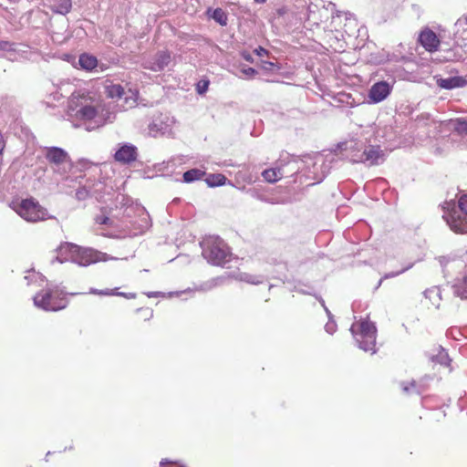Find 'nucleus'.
Segmentation results:
<instances>
[{
    "instance_id": "41",
    "label": "nucleus",
    "mask_w": 467,
    "mask_h": 467,
    "mask_svg": "<svg viewBox=\"0 0 467 467\" xmlns=\"http://www.w3.org/2000/svg\"><path fill=\"white\" fill-rule=\"evenodd\" d=\"M209 85H210V81L209 80H206V79L200 80L196 84V91H197V93L200 94V95L204 94L208 90Z\"/></svg>"
},
{
    "instance_id": "48",
    "label": "nucleus",
    "mask_w": 467,
    "mask_h": 467,
    "mask_svg": "<svg viewBox=\"0 0 467 467\" xmlns=\"http://www.w3.org/2000/svg\"><path fill=\"white\" fill-rule=\"evenodd\" d=\"M437 260L439 261L440 265L444 267L450 261H451V258L449 256H439L437 258Z\"/></svg>"
},
{
    "instance_id": "16",
    "label": "nucleus",
    "mask_w": 467,
    "mask_h": 467,
    "mask_svg": "<svg viewBox=\"0 0 467 467\" xmlns=\"http://www.w3.org/2000/svg\"><path fill=\"white\" fill-rule=\"evenodd\" d=\"M364 147V143L357 140L344 141L337 145L338 150L340 151H346V157L353 163H355V155L362 153Z\"/></svg>"
},
{
    "instance_id": "40",
    "label": "nucleus",
    "mask_w": 467,
    "mask_h": 467,
    "mask_svg": "<svg viewBox=\"0 0 467 467\" xmlns=\"http://www.w3.org/2000/svg\"><path fill=\"white\" fill-rule=\"evenodd\" d=\"M413 266V264H410L408 265L407 266L403 267L401 270L400 271H396V272H389V273H387L385 274L383 276H382V279H389V278H393V277H396L403 273H405L406 271H408L409 269H410L411 267Z\"/></svg>"
},
{
    "instance_id": "30",
    "label": "nucleus",
    "mask_w": 467,
    "mask_h": 467,
    "mask_svg": "<svg viewBox=\"0 0 467 467\" xmlns=\"http://www.w3.org/2000/svg\"><path fill=\"white\" fill-rule=\"evenodd\" d=\"M424 296L431 301L433 306H438L441 300V290L438 286H432L423 292Z\"/></svg>"
},
{
    "instance_id": "45",
    "label": "nucleus",
    "mask_w": 467,
    "mask_h": 467,
    "mask_svg": "<svg viewBox=\"0 0 467 467\" xmlns=\"http://www.w3.org/2000/svg\"><path fill=\"white\" fill-rule=\"evenodd\" d=\"M241 72L247 78H253L256 74L257 71L254 67H243L241 68Z\"/></svg>"
},
{
    "instance_id": "38",
    "label": "nucleus",
    "mask_w": 467,
    "mask_h": 467,
    "mask_svg": "<svg viewBox=\"0 0 467 467\" xmlns=\"http://www.w3.org/2000/svg\"><path fill=\"white\" fill-rule=\"evenodd\" d=\"M250 194L253 198L254 199H257L261 202H267V203H275V202L274 201V199L272 198H268L265 193H262L260 192L259 191L257 190H251L250 191Z\"/></svg>"
},
{
    "instance_id": "39",
    "label": "nucleus",
    "mask_w": 467,
    "mask_h": 467,
    "mask_svg": "<svg viewBox=\"0 0 467 467\" xmlns=\"http://www.w3.org/2000/svg\"><path fill=\"white\" fill-rule=\"evenodd\" d=\"M91 197L90 194V187L88 188L87 186L78 188L76 192V198L79 201L86 200L88 197Z\"/></svg>"
},
{
    "instance_id": "58",
    "label": "nucleus",
    "mask_w": 467,
    "mask_h": 467,
    "mask_svg": "<svg viewBox=\"0 0 467 467\" xmlns=\"http://www.w3.org/2000/svg\"><path fill=\"white\" fill-rule=\"evenodd\" d=\"M51 454V451H47V453L46 454V457H45V461L47 462L48 461V458H49V455Z\"/></svg>"
},
{
    "instance_id": "22",
    "label": "nucleus",
    "mask_w": 467,
    "mask_h": 467,
    "mask_svg": "<svg viewBox=\"0 0 467 467\" xmlns=\"http://www.w3.org/2000/svg\"><path fill=\"white\" fill-rule=\"evenodd\" d=\"M227 279H228V277L223 276V275L213 277V278L204 282L203 284H202L195 290L202 291V292L210 291L214 287L221 286V285H224L225 282L227 281Z\"/></svg>"
},
{
    "instance_id": "44",
    "label": "nucleus",
    "mask_w": 467,
    "mask_h": 467,
    "mask_svg": "<svg viewBox=\"0 0 467 467\" xmlns=\"http://www.w3.org/2000/svg\"><path fill=\"white\" fill-rule=\"evenodd\" d=\"M15 44L5 40H0V50L2 51H16Z\"/></svg>"
},
{
    "instance_id": "24",
    "label": "nucleus",
    "mask_w": 467,
    "mask_h": 467,
    "mask_svg": "<svg viewBox=\"0 0 467 467\" xmlns=\"http://www.w3.org/2000/svg\"><path fill=\"white\" fill-rule=\"evenodd\" d=\"M71 7V0H55L54 4L51 6V10L57 14L67 15L70 12Z\"/></svg>"
},
{
    "instance_id": "6",
    "label": "nucleus",
    "mask_w": 467,
    "mask_h": 467,
    "mask_svg": "<svg viewBox=\"0 0 467 467\" xmlns=\"http://www.w3.org/2000/svg\"><path fill=\"white\" fill-rule=\"evenodd\" d=\"M10 207L27 222L36 223L52 218V216H48L47 209L42 207L33 197L23 199L19 202H13Z\"/></svg>"
},
{
    "instance_id": "26",
    "label": "nucleus",
    "mask_w": 467,
    "mask_h": 467,
    "mask_svg": "<svg viewBox=\"0 0 467 467\" xmlns=\"http://www.w3.org/2000/svg\"><path fill=\"white\" fill-rule=\"evenodd\" d=\"M227 178L222 173H210L205 178L209 187L223 186L226 183Z\"/></svg>"
},
{
    "instance_id": "9",
    "label": "nucleus",
    "mask_w": 467,
    "mask_h": 467,
    "mask_svg": "<svg viewBox=\"0 0 467 467\" xmlns=\"http://www.w3.org/2000/svg\"><path fill=\"white\" fill-rule=\"evenodd\" d=\"M113 158L116 162L120 164H130L138 158V149L130 142L119 143Z\"/></svg>"
},
{
    "instance_id": "32",
    "label": "nucleus",
    "mask_w": 467,
    "mask_h": 467,
    "mask_svg": "<svg viewBox=\"0 0 467 467\" xmlns=\"http://www.w3.org/2000/svg\"><path fill=\"white\" fill-rule=\"evenodd\" d=\"M431 360L444 366L450 362L449 355L441 346H439L438 353L431 357Z\"/></svg>"
},
{
    "instance_id": "2",
    "label": "nucleus",
    "mask_w": 467,
    "mask_h": 467,
    "mask_svg": "<svg viewBox=\"0 0 467 467\" xmlns=\"http://www.w3.org/2000/svg\"><path fill=\"white\" fill-rule=\"evenodd\" d=\"M443 219L451 230L457 234H467V194H462L456 203L453 200L443 206Z\"/></svg>"
},
{
    "instance_id": "49",
    "label": "nucleus",
    "mask_w": 467,
    "mask_h": 467,
    "mask_svg": "<svg viewBox=\"0 0 467 467\" xmlns=\"http://www.w3.org/2000/svg\"><path fill=\"white\" fill-rule=\"evenodd\" d=\"M241 55H242V57L245 61H248V62H251V63L254 61L253 55L251 53L244 51V52H242Z\"/></svg>"
},
{
    "instance_id": "5",
    "label": "nucleus",
    "mask_w": 467,
    "mask_h": 467,
    "mask_svg": "<svg viewBox=\"0 0 467 467\" xmlns=\"http://www.w3.org/2000/svg\"><path fill=\"white\" fill-rule=\"evenodd\" d=\"M60 295H66V293L59 291L57 286L47 284L45 289L33 297L34 305L45 311L56 312L64 309L67 303L64 298L59 297Z\"/></svg>"
},
{
    "instance_id": "54",
    "label": "nucleus",
    "mask_w": 467,
    "mask_h": 467,
    "mask_svg": "<svg viewBox=\"0 0 467 467\" xmlns=\"http://www.w3.org/2000/svg\"><path fill=\"white\" fill-rule=\"evenodd\" d=\"M161 295V292H149V293H147V296L148 297H157V296H159Z\"/></svg>"
},
{
    "instance_id": "13",
    "label": "nucleus",
    "mask_w": 467,
    "mask_h": 467,
    "mask_svg": "<svg viewBox=\"0 0 467 467\" xmlns=\"http://www.w3.org/2000/svg\"><path fill=\"white\" fill-rule=\"evenodd\" d=\"M99 261V254L91 248H81L77 245L73 254L72 263L79 266H88Z\"/></svg>"
},
{
    "instance_id": "50",
    "label": "nucleus",
    "mask_w": 467,
    "mask_h": 467,
    "mask_svg": "<svg viewBox=\"0 0 467 467\" xmlns=\"http://www.w3.org/2000/svg\"><path fill=\"white\" fill-rule=\"evenodd\" d=\"M254 52L256 53L257 56L259 57H262L264 56L265 54H267V50L265 49L264 47H259L257 48L254 49Z\"/></svg>"
},
{
    "instance_id": "35",
    "label": "nucleus",
    "mask_w": 467,
    "mask_h": 467,
    "mask_svg": "<svg viewBox=\"0 0 467 467\" xmlns=\"http://www.w3.org/2000/svg\"><path fill=\"white\" fill-rule=\"evenodd\" d=\"M402 390L405 393L415 392L420 395L423 392V389L420 386H418L415 381L410 382V384L402 383Z\"/></svg>"
},
{
    "instance_id": "1",
    "label": "nucleus",
    "mask_w": 467,
    "mask_h": 467,
    "mask_svg": "<svg viewBox=\"0 0 467 467\" xmlns=\"http://www.w3.org/2000/svg\"><path fill=\"white\" fill-rule=\"evenodd\" d=\"M67 115L82 122L88 131L113 122L116 118L109 104L103 102L96 93L85 89L71 93L67 101Z\"/></svg>"
},
{
    "instance_id": "7",
    "label": "nucleus",
    "mask_w": 467,
    "mask_h": 467,
    "mask_svg": "<svg viewBox=\"0 0 467 467\" xmlns=\"http://www.w3.org/2000/svg\"><path fill=\"white\" fill-rule=\"evenodd\" d=\"M355 157V163H363L368 167L378 166L386 160L385 152L379 145H365L362 153Z\"/></svg>"
},
{
    "instance_id": "8",
    "label": "nucleus",
    "mask_w": 467,
    "mask_h": 467,
    "mask_svg": "<svg viewBox=\"0 0 467 467\" xmlns=\"http://www.w3.org/2000/svg\"><path fill=\"white\" fill-rule=\"evenodd\" d=\"M336 13V5L332 2H328L327 5L323 4L322 7L310 4L307 6V20L315 25H319L327 22L329 18L334 19Z\"/></svg>"
},
{
    "instance_id": "19",
    "label": "nucleus",
    "mask_w": 467,
    "mask_h": 467,
    "mask_svg": "<svg viewBox=\"0 0 467 467\" xmlns=\"http://www.w3.org/2000/svg\"><path fill=\"white\" fill-rule=\"evenodd\" d=\"M436 84L439 88L443 89H453L466 86L467 80L461 76L450 77L446 78H439L436 80Z\"/></svg>"
},
{
    "instance_id": "11",
    "label": "nucleus",
    "mask_w": 467,
    "mask_h": 467,
    "mask_svg": "<svg viewBox=\"0 0 467 467\" xmlns=\"http://www.w3.org/2000/svg\"><path fill=\"white\" fill-rule=\"evenodd\" d=\"M171 63V53L167 50L158 51L154 57L145 60L142 66L145 69L154 72L162 71Z\"/></svg>"
},
{
    "instance_id": "51",
    "label": "nucleus",
    "mask_w": 467,
    "mask_h": 467,
    "mask_svg": "<svg viewBox=\"0 0 467 467\" xmlns=\"http://www.w3.org/2000/svg\"><path fill=\"white\" fill-rule=\"evenodd\" d=\"M295 290L303 295H312V292L310 290H306L297 286L295 287Z\"/></svg>"
},
{
    "instance_id": "53",
    "label": "nucleus",
    "mask_w": 467,
    "mask_h": 467,
    "mask_svg": "<svg viewBox=\"0 0 467 467\" xmlns=\"http://www.w3.org/2000/svg\"><path fill=\"white\" fill-rule=\"evenodd\" d=\"M326 171L325 170H322V174L318 177H316L315 179L317 181V182H320L323 181V179L326 177V173L327 172V166L325 167Z\"/></svg>"
},
{
    "instance_id": "42",
    "label": "nucleus",
    "mask_w": 467,
    "mask_h": 467,
    "mask_svg": "<svg viewBox=\"0 0 467 467\" xmlns=\"http://www.w3.org/2000/svg\"><path fill=\"white\" fill-rule=\"evenodd\" d=\"M89 294L99 295V296H114L117 294V292H115V289L99 290L97 288H90Z\"/></svg>"
},
{
    "instance_id": "61",
    "label": "nucleus",
    "mask_w": 467,
    "mask_h": 467,
    "mask_svg": "<svg viewBox=\"0 0 467 467\" xmlns=\"http://www.w3.org/2000/svg\"><path fill=\"white\" fill-rule=\"evenodd\" d=\"M69 295L76 296V295H78V293H70Z\"/></svg>"
},
{
    "instance_id": "60",
    "label": "nucleus",
    "mask_w": 467,
    "mask_h": 467,
    "mask_svg": "<svg viewBox=\"0 0 467 467\" xmlns=\"http://www.w3.org/2000/svg\"><path fill=\"white\" fill-rule=\"evenodd\" d=\"M346 16H347V19L348 20V19H350L351 13H347Z\"/></svg>"
},
{
    "instance_id": "14",
    "label": "nucleus",
    "mask_w": 467,
    "mask_h": 467,
    "mask_svg": "<svg viewBox=\"0 0 467 467\" xmlns=\"http://www.w3.org/2000/svg\"><path fill=\"white\" fill-rule=\"evenodd\" d=\"M45 157L50 164L57 167H60L61 165L70 162L68 153L59 147L46 148Z\"/></svg>"
},
{
    "instance_id": "15",
    "label": "nucleus",
    "mask_w": 467,
    "mask_h": 467,
    "mask_svg": "<svg viewBox=\"0 0 467 467\" xmlns=\"http://www.w3.org/2000/svg\"><path fill=\"white\" fill-rule=\"evenodd\" d=\"M419 42L429 52H434L440 46V39L430 28L423 29L419 36Z\"/></svg>"
},
{
    "instance_id": "57",
    "label": "nucleus",
    "mask_w": 467,
    "mask_h": 467,
    "mask_svg": "<svg viewBox=\"0 0 467 467\" xmlns=\"http://www.w3.org/2000/svg\"><path fill=\"white\" fill-rule=\"evenodd\" d=\"M383 280H384V279H382V277L379 279V283H377L376 289H378V288L381 285V284H382Z\"/></svg>"
},
{
    "instance_id": "37",
    "label": "nucleus",
    "mask_w": 467,
    "mask_h": 467,
    "mask_svg": "<svg viewBox=\"0 0 467 467\" xmlns=\"http://www.w3.org/2000/svg\"><path fill=\"white\" fill-rule=\"evenodd\" d=\"M261 67L264 71L275 73L281 69V66L278 63L271 61H262Z\"/></svg>"
},
{
    "instance_id": "59",
    "label": "nucleus",
    "mask_w": 467,
    "mask_h": 467,
    "mask_svg": "<svg viewBox=\"0 0 467 467\" xmlns=\"http://www.w3.org/2000/svg\"><path fill=\"white\" fill-rule=\"evenodd\" d=\"M265 1L266 0H254V2L259 3V4L265 3Z\"/></svg>"
},
{
    "instance_id": "55",
    "label": "nucleus",
    "mask_w": 467,
    "mask_h": 467,
    "mask_svg": "<svg viewBox=\"0 0 467 467\" xmlns=\"http://www.w3.org/2000/svg\"><path fill=\"white\" fill-rule=\"evenodd\" d=\"M315 296L317 297V299L319 301L320 305H321L323 307L327 306H326V304H325L324 299H323L321 296Z\"/></svg>"
},
{
    "instance_id": "52",
    "label": "nucleus",
    "mask_w": 467,
    "mask_h": 467,
    "mask_svg": "<svg viewBox=\"0 0 467 467\" xmlns=\"http://www.w3.org/2000/svg\"><path fill=\"white\" fill-rule=\"evenodd\" d=\"M116 296H124L126 298H134L135 297V294H132V293L127 294V293H123V292H119L116 294Z\"/></svg>"
},
{
    "instance_id": "33",
    "label": "nucleus",
    "mask_w": 467,
    "mask_h": 467,
    "mask_svg": "<svg viewBox=\"0 0 467 467\" xmlns=\"http://www.w3.org/2000/svg\"><path fill=\"white\" fill-rule=\"evenodd\" d=\"M212 18L221 26L227 25V15L222 8H215L211 15Z\"/></svg>"
},
{
    "instance_id": "12",
    "label": "nucleus",
    "mask_w": 467,
    "mask_h": 467,
    "mask_svg": "<svg viewBox=\"0 0 467 467\" xmlns=\"http://www.w3.org/2000/svg\"><path fill=\"white\" fill-rule=\"evenodd\" d=\"M173 123V118L167 114H160L155 117L152 122L149 125L150 133L153 136L169 133L171 130Z\"/></svg>"
},
{
    "instance_id": "56",
    "label": "nucleus",
    "mask_w": 467,
    "mask_h": 467,
    "mask_svg": "<svg viewBox=\"0 0 467 467\" xmlns=\"http://www.w3.org/2000/svg\"><path fill=\"white\" fill-rule=\"evenodd\" d=\"M324 309H325L326 314L327 315L328 319H332L333 316H332L331 312L329 311V309L327 306H325Z\"/></svg>"
},
{
    "instance_id": "36",
    "label": "nucleus",
    "mask_w": 467,
    "mask_h": 467,
    "mask_svg": "<svg viewBox=\"0 0 467 467\" xmlns=\"http://www.w3.org/2000/svg\"><path fill=\"white\" fill-rule=\"evenodd\" d=\"M25 279L27 281V285H30L32 282H39V285H41L42 283L46 282V276H44L42 274L32 271V274L29 275H26Z\"/></svg>"
},
{
    "instance_id": "46",
    "label": "nucleus",
    "mask_w": 467,
    "mask_h": 467,
    "mask_svg": "<svg viewBox=\"0 0 467 467\" xmlns=\"http://www.w3.org/2000/svg\"><path fill=\"white\" fill-rule=\"evenodd\" d=\"M160 467H184V466L176 465L175 462H171L168 459H162L160 462Z\"/></svg>"
},
{
    "instance_id": "4",
    "label": "nucleus",
    "mask_w": 467,
    "mask_h": 467,
    "mask_svg": "<svg viewBox=\"0 0 467 467\" xmlns=\"http://www.w3.org/2000/svg\"><path fill=\"white\" fill-rule=\"evenodd\" d=\"M202 254L207 262L213 265L223 266L230 262L232 254L223 239L218 236H210L201 243Z\"/></svg>"
},
{
    "instance_id": "18",
    "label": "nucleus",
    "mask_w": 467,
    "mask_h": 467,
    "mask_svg": "<svg viewBox=\"0 0 467 467\" xmlns=\"http://www.w3.org/2000/svg\"><path fill=\"white\" fill-rule=\"evenodd\" d=\"M286 175H288V172L285 170V167H282V161H278L275 168L266 169L262 172L263 178L271 183L279 181Z\"/></svg>"
},
{
    "instance_id": "21",
    "label": "nucleus",
    "mask_w": 467,
    "mask_h": 467,
    "mask_svg": "<svg viewBox=\"0 0 467 467\" xmlns=\"http://www.w3.org/2000/svg\"><path fill=\"white\" fill-rule=\"evenodd\" d=\"M278 161H282V167H285V170L288 172L285 177H292L299 171L298 162L288 154L285 157H281Z\"/></svg>"
},
{
    "instance_id": "27",
    "label": "nucleus",
    "mask_w": 467,
    "mask_h": 467,
    "mask_svg": "<svg viewBox=\"0 0 467 467\" xmlns=\"http://www.w3.org/2000/svg\"><path fill=\"white\" fill-rule=\"evenodd\" d=\"M450 125L453 131L461 136L467 135V120L462 118L451 119Z\"/></svg>"
},
{
    "instance_id": "31",
    "label": "nucleus",
    "mask_w": 467,
    "mask_h": 467,
    "mask_svg": "<svg viewBox=\"0 0 467 467\" xmlns=\"http://www.w3.org/2000/svg\"><path fill=\"white\" fill-rule=\"evenodd\" d=\"M454 35L462 38H467V16L456 21L454 25Z\"/></svg>"
},
{
    "instance_id": "43",
    "label": "nucleus",
    "mask_w": 467,
    "mask_h": 467,
    "mask_svg": "<svg viewBox=\"0 0 467 467\" xmlns=\"http://www.w3.org/2000/svg\"><path fill=\"white\" fill-rule=\"evenodd\" d=\"M337 325L336 321L333 318L332 319H328V321L325 325L326 332L330 334V335H333L337 331Z\"/></svg>"
},
{
    "instance_id": "20",
    "label": "nucleus",
    "mask_w": 467,
    "mask_h": 467,
    "mask_svg": "<svg viewBox=\"0 0 467 467\" xmlns=\"http://www.w3.org/2000/svg\"><path fill=\"white\" fill-rule=\"evenodd\" d=\"M453 293L462 299H467V263L462 278H457L453 284Z\"/></svg>"
},
{
    "instance_id": "28",
    "label": "nucleus",
    "mask_w": 467,
    "mask_h": 467,
    "mask_svg": "<svg viewBox=\"0 0 467 467\" xmlns=\"http://www.w3.org/2000/svg\"><path fill=\"white\" fill-rule=\"evenodd\" d=\"M235 278L239 281L245 282L252 285H259L264 282L263 275H254L248 273H239Z\"/></svg>"
},
{
    "instance_id": "17",
    "label": "nucleus",
    "mask_w": 467,
    "mask_h": 467,
    "mask_svg": "<svg viewBox=\"0 0 467 467\" xmlns=\"http://www.w3.org/2000/svg\"><path fill=\"white\" fill-rule=\"evenodd\" d=\"M57 255L56 257V261L59 263L71 262L73 258L74 253L77 251V244L72 243H64L61 244L57 248Z\"/></svg>"
},
{
    "instance_id": "10",
    "label": "nucleus",
    "mask_w": 467,
    "mask_h": 467,
    "mask_svg": "<svg viewBox=\"0 0 467 467\" xmlns=\"http://www.w3.org/2000/svg\"><path fill=\"white\" fill-rule=\"evenodd\" d=\"M392 90V85L388 81L381 80L374 83L368 89V101L370 103H379L386 99Z\"/></svg>"
},
{
    "instance_id": "47",
    "label": "nucleus",
    "mask_w": 467,
    "mask_h": 467,
    "mask_svg": "<svg viewBox=\"0 0 467 467\" xmlns=\"http://www.w3.org/2000/svg\"><path fill=\"white\" fill-rule=\"evenodd\" d=\"M97 223L99 224H108L110 219L108 216L101 215L97 217Z\"/></svg>"
},
{
    "instance_id": "34",
    "label": "nucleus",
    "mask_w": 467,
    "mask_h": 467,
    "mask_svg": "<svg viewBox=\"0 0 467 467\" xmlns=\"http://www.w3.org/2000/svg\"><path fill=\"white\" fill-rule=\"evenodd\" d=\"M108 93L112 99H120L124 95V88L120 85H112L108 88Z\"/></svg>"
},
{
    "instance_id": "25",
    "label": "nucleus",
    "mask_w": 467,
    "mask_h": 467,
    "mask_svg": "<svg viewBox=\"0 0 467 467\" xmlns=\"http://www.w3.org/2000/svg\"><path fill=\"white\" fill-rule=\"evenodd\" d=\"M107 187L102 182H98L90 187L91 197L96 198L99 202H103L105 194H109Z\"/></svg>"
},
{
    "instance_id": "29",
    "label": "nucleus",
    "mask_w": 467,
    "mask_h": 467,
    "mask_svg": "<svg viewBox=\"0 0 467 467\" xmlns=\"http://www.w3.org/2000/svg\"><path fill=\"white\" fill-rule=\"evenodd\" d=\"M205 175V172L199 169H191L183 173V182L190 183L201 180Z\"/></svg>"
},
{
    "instance_id": "3",
    "label": "nucleus",
    "mask_w": 467,
    "mask_h": 467,
    "mask_svg": "<svg viewBox=\"0 0 467 467\" xmlns=\"http://www.w3.org/2000/svg\"><path fill=\"white\" fill-rule=\"evenodd\" d=\"M350 332L356 345L360 349L370 352L371 355L377 353V327L374 322L368 319H360L351 325Z\"/></svg>"
},
{
    "instance_id": "23",
    "label": "nucleus",
    "mask_w": 467,
    "mask_h": 467,
    "mask_svg": "<svg viewBox=\"0 0 467 467\" xmlns=\"http://www.w3.org/2000/svg\"><path fill=\"white\" fill-rule=\"evenodd\" d=\"M78 64L81 68L90 71L98 66V59L92 55L83 53L78 57Z\"/></svg>"
}]
</instances>
